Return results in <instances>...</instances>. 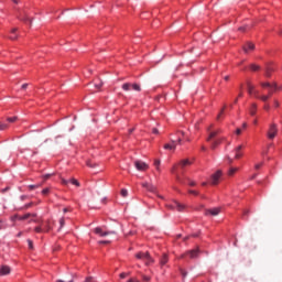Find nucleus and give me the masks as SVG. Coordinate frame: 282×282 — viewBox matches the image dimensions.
I'll use <instances>...</instances> for the list:
<instances>
[{"label": "nucleus", "instance_id": "63", "mask_svg": "<svg viewBox=\"0 0 282 282\" xmlns=\"http://www.w3.org/2000/svg\"><path fill=\"white\" fill-rule=\"evenodd\" d=\"M178 134L183 137L185 135L184 131H178Z\"/></svg>", "mask_w": 282, "mask_h": 282}, {"label": "nucleus", "instance_id": "35", "mask_svg": "<svg viewBox=\"0 0 282 282\" xmlns=\"http://www.w3.org/2000/svg\"><path fill=\"white\" fill-rule=\"evenodd\" d=\"M6 129H8V124L0 122V131H6Z\"/></svg>", "mask_w": 282, "mask_h": 282}, {"label": "nucleus", "instance_id": "56", "mask_svg": "<svg viewBox=\"0 0 282 282\" xmlns=\"http://www.w3.org/2000/svg\"><path fill=\"white\" fill-rule=\"evenodd\" d=\"M196 184L195 181H189V186H196Z\"/></svg>", "mask_w": 282, "mask_h": 282}, {"label": "nucleus", "instance_id": "39", "mask_svg": "<svg viewBox=\"0 0 282 282\" xmlns=\"http://www.w3.org/2000/svg\"><path fill=\"white\" fill-rule=\"evenodd\" d=\"M30 250H34V242L32 240H28Z\"/></svg>", "mask_w": 282, "mask_h": 282}, {"label": "nucleus", "instance_id": "20", "mask_svg": "<svg viewBox=\"0 0 282 282\" xmlns=\"http://www.w3.org/2000/svg\"><path fill=\"white\" fill-rule=\"evenodd\" d=\"M249 113H250V116H256L257 115V104L251 105Z\"/></svg>", "mask_w": 282, "mask_h": 282}, {"label": "nucleus", "instance_id": "29", "mask_svg": "<svg viewBox=\"0 0 282 282\" xmlns=\"http://www.w3.org/2000/svg\"><path fill=\"white\" fill-rule=\"evenodd\" d=\"M261 87H268L269 89H273V84L270 83H261Z\"/></svg>", "mask_w": 282, "mask_h": 282}, {"label": "nucleus", "instance_id": "45", "mask_svg": "<svg viewBox=\"0 0 282 282\" xmlns=\"http://www.w3.org/2000/svg\"><path fill=\"white\" fill-rule=\"evenodd\" d=\"M69 182H70V181H67V180H65V178L62 180V184H63L64 186H67V185L69 184Z\"/></svg>", "mask_w": 282, "mask_h": 282}, {"label": "nucleus", "instance_id": "62", "mask_svg": "<svg viewBox=\"0 0 282 282\" xmlns=\"http://www.w3.org/2000/svg\"><path fill=\"white\" fill-rule=\"evenodd\" d=\"M63 213H69V208H67V207L64 208V209H63Z\"/></svg>", "mask_w": 282, "mask_h": 282}, {"label": "nucleus", "instance_id": "55", "mask_svg": "<svg viewBox=\"0 0 282 282\" xmlns=\"http://www.w3.org/2000/svg\"><path fill=\"white\" fill-rule=\"evenodd\" d=\"M246 28H247V26H240V28H239V31H240V32H246Z\"/></svg>", "mask_w": 282, "mask_h": 282}, {"label": "nucleus", "instance_id": "16", "mask_svg": "<svg viewBox=\"0 0 282 282\" xmlns=\"http://www.w3.org/2000/svg\"><path fill=\"white\" fill-rule=\"evenodd\" d=\"M208 131H209V137L207 138V142H210V140H214V138H217L219 131L217 130L210 131V128H208Z\"/></svg>", "mask_w": 282, "mask_h": 282}, {"label": "nucleus", "instance_id": "41", "mask_svg": "<svg viewBox=\"0 0 282 282\" xmlns=\"http://www.w3.org/2000/svg\"><path fill=\"white\" fill-rule=\"evenodd\" d=\"M142 280H143L144 282H149V281H151V276H149V275H142Z\"/></svg>", "mask_w": 282, "mask_h": 282}, {"label": "nucleus", "instance_id": "24", "mask_svg": "<svg viewBox=\"0 0 282 282\" xmlns=\"http://www.w3.org/2000/svg\"><path fill=\"white\" fill-rule=\"evenodd\" d=\"M256 98H259L260 100H262V102H268V100H270V96L268 95L259 96V93H258V97Z\"/></svg>", "mask_w": 282, "mask_h": 282}, {"label": "nucleus", "instance_id": "22", "mask_svg": "<svg viewBox=\"0 0 282 282\" xmlns=\"http://www.w3.org/2000/svg\"><path fill=\"white\" fill-rule=\"evenodd\" d=\"M221 144V139H216L212 142V149H217Z\"/></svg>", "mask_w": 282, "mask_h": 282}, {"label": "nucleus", "instance_id": "5", "mask_svg": "<svg viewBox=\"0 0 282 282\" xmlns=\"http://www.w3.org/2000/svg\"><path fill=\"white\" fill-rule=\"evenodd\" d=\"M247 91L249 96H254V98H259V90L254 89V85L252 83L247 82Z\"/></svg>", "mask_w": 282, "mask_h": 282}, {"label": "nucleus", "instance_id": "58", "mask_svg": "<svg viewBox=\"0 0 282 282\" xmlns=\"http://www.w3.org/2000/svg\"><path fill=\"white\" fill-rule=\"evenodd\" d=\"M236 133H237V135H241V129L238 128V129L236 130Z\"/></svg>", "mask_w": 282, "mask_h": 282}, {"label": "nucleus", "instance_id": "9", "mask_svg": "<svg viewBox=\"0 0 282 282\" xmlns=\"http://www.w3.org/2000/svg\"><path fill=\"white\" fill-rule=\"evenodd\" d=\"M95 235H99V237H107L108 235H116V231H102V228H95Z\"/></svg>", "mask_w": 282, "mask_h": 282}, {"label": "nucleus", "instance_id": "61", "mask_svg": "<svg viewBox=\"0 0 282 282\" xmlns=\"http://www.w3.org/2000/svg\"><path fill=\"white\" fill-rule=\"evenodd\" d=\"M22 89H28V84H23Z\"/></svg>", "mask_w": 282, "mask_h": 282}, {"label": "nucleus", "instance_id": "36", "mask_svg": "<svg viewBox=\"0 0 282 282\" xmlns=\"http://www.w3.org/2000/svg\"><path fill=\"white\" fill-rule=\"evenodd\" d=\"M128 195H129V192L126 188L121 189L122 197H127Z\"/></svg>", "mask_w": 282, "mask_h": 282}, {"label": "nucleus", "instance_id": "53", "mask_svg": "<svg viewBox=\"0 0 282 282\" xmlns=\"http://www.w3.org/2000/svg\"><path fill=\"white\" fill-rule=\"evenodd\" d=\"M152 133L158 134V133H160V131L158 130V128H154V129H152Z\"/></svg>", "mask_w": 282, "mask_h": 282}, {"label": "nucleus", "instance_id": "21", "mask_svg": "<svg viewBox=\"0 0 282 282\" xmlns=\"http://www.w3.org/2000/svg\"><path fill=\"white\" fill-rule=\"evenodd\" d=\"M180 166L181 169H185V166H191V162L187 159H185L181 161Z\"/></svg>", "mask_w": 282, "mask_h": 282}, {"label": "nucleus", "instance_id": "57", "mask_svg": "<svg viewBox=\"0 0 282 282\" xmlns=\"http://www.w3.org/2000/svg\"><path fill=\"white\" fill-rule=\"evenodd\" d=\"M128 282H140L138 279H130Z\"/></svg>", "mask_w": 282, "mask_h": 282}, {"label": "nucleus", "instance_id": "30", "mask_svg": "<svg viewBox=\"0 0 282 282\" xmlns=\"http://www.w3.org/2000/svg\"><path fill=\"white\" fill-rule=\"evenodd\" d=\"M237 171H239V169L231 167V169H229L228 175H235Z\"/></svg>", "mask_w": 282, "mask_h": 282}, {"label": "nucleus", "instance_id": "2", "mask_svg": "<svg viewBox=\"0 0 282 282\" xmlns=\"http://www.w3.org/2000/svg\"><path fill=\"white\" fill-rule=\"evenodd\" d=\"M135 258L141 259V261H145V265H151V263H153V258H151L149 252H139L135 254Z\"/></svg>", "mask_w": 282, "mask_h": 282}, {"label": "nucleus", "instance_id": "28", "mask_svg": "<svg viewBox=\"0 0 282 282\" xmlns=\"http://www.w3.org/2000/svg\"><path fill=\"white\" fill-rule=\"evenodd\" d=\"M18 120H19V117H8V118H7V121H8V122H11V123H12V122H17Z\"/></svg>", "mask_w": 282, "mask_h": 282}, {"label": "nucleus", "instance_id": "59", "mask_svg": "<svg viewBox=\"0 0 282 282\" xmlns=\"http://www.w3.org/2000/svg\"><path fill=\"white\" fill-rule=\"evenodd\" d=\"M265 111H270V105L264 106Z\"/></svg>", "mask_w": 282, "mask_h": 282}, {"label": "nucleus", "instance_id": "17", "mask_svg": "<svg viewBox=\"0 0 282 282\" xmlns=\"http://www.w3.org/2000/svg\"><path fill=\"white\" fill-rule=\"evenodd\" d=\"M19 31V29H17V28H13L12 30H11V35L9 36V39L11 40V41H17L18 39H19V35H17V32Z\"/></svg>", "mask_w": 282, "mask_h": 282}, {"label": "nucleus", "instance_id": "23", "mask_svg": "<svg viewBox=\"0 0 282 282\" xmlns=\"http://www.w3.org/2000/svg\"><path fill=\"white\" fill-rule=\"evenodd\" d=\"M272 72H274V68H272L270 66H268L265 68V76H267V78H270V76H272Z\"/></svg>", "mask_w": 282, "mask_h": 282}, {"label": "nucleus", "instance_id": "54", "mask_svg": "<svg viewBox=\"0 0 282 282\" xmlns=\"http://www.w3.org/2000/svg\"><path fill=\"white\" fill-rule=\"evenodd\" d=\"M99 243H111V241H109V240H101V241H99Z\"/></svg>", "mask_w": 282, "mask_h": 282}, {"label": "nucleus", "instance_id": "26", "mask_svg": "<svg viewBox=\"0 0 282 282\" xmlns=\"http://www.w3.org/2000/svg\"><path fill=\"white\" fill-rule=\"evenodd\" d=\"M34 231L41 234L45 232V229L43 228V225L40 224L37 227L34 228Z\"/></svg>", "mask_w": 282, "mask_h": 282}, {"label": "nucleus", "instance_id": "13", "mask_svg": "<svg viewBox=\"0 0 282 282\" xmlns=\"http://www.w3.org/2000/svg\"><path fill=\"white\" fill-rule=\"evenodd\" d=\"M242 50H243L245 54H250V52L254 51V44L248 42L247 44H245L242 46Z\"/></svg>", "mask_w": 282, "mask_h": 282}, {"label": "nucleus", "instance_id": "7", "mask_svg": "<svg viewBox=\"0 0 282 282\" xmlns=\"http://www.w3.org/2000/svg\"><path fill=\"white\" fill-rule=\"evenodd\" d=\"M276 133H278L276 124L273 123L270 126V129L268 131L269 140H274V138H276Z\"/></svg>", "mask_w": 282, "mask_h": 282}, {"label": "nucleus", "instance_id": "27", "mask_svg": "<svg viewBox=\"0 0 282 282\" xmlns=\"http://www.w3.org/2000/svg\"><path fill=\"white\" fill-rule=\"evenodd\" d=\"M250 69H251V72H259V69H261V66H259L257 64H251Z\"/></svg>", "mask_w": 282, "mask_h": 282}, {"label": "nucleus", "instance_id": "37", "mask_svg": "<svg viewBox=\"0 0 282 282\" xmlns=\"http://www.w3.org/2000/svg\"><path fill=\"white\" fill-rule=\"evenodd\" d=\"M7 226L3 224V220L0 219V230H6Z\"/></svg>", "mask_w": 282, "mask_h": 282}, {"label": "nucleus", "instance_id": "6", "mask_svg": "<svg viewBox=\"0 0 282 282\" xmlns=\"http://www.w3.org/2000/svg\"><path fill=\"white\" fill-rule=\"evenodd\" d=\"M134 166L137 171H149V164L140 160L134 161Z\"/></svg>", "mask_w": 282, "mask_h": 282}, {"label": "nucleus", "instance_id": "43", "mask_svg": "<svg viewBox=\"0 0 282 282\" xmlns=\"http://www.w3.org/2000/svg\"><path fill=\"white\" fill-rule=\"evenodd\" d=\"M87 166H89L90 169H94V166H96V164L93 163L91 161H88V162H87Z\"/></svg>", "mask_w": 282, "mask_h": 282}, {"label": "nucleus", "instance_id": "3", "mask_svg": "<svg viewBox=\"0 0 282 282\" xmlns=\"http://www.w3.org/2000/svg\"><path fill=\"white\" fill-rule=\"evenodd\" d=\"M32 221H34L35 224H41L44 232H50L52 230V223L50 220L43 223V220L33 219Z\"/></svg>", "mask_w": 282, "mask_h": 282}, {"label": "nucleus", "instance_id": "4", "mask_svg": "<svg viewBox=\"0 0 282 282\" xmlns=\"http://www.w3.org/2000/svg\"><path fill=\"white\" fill-rule=\"evenodd\" d=\"M167 208H170L171 210H178V213H182V210H184V208H186V205L180 203V202H174L170 205H167Z\"/></svg>", "mask_w": 282, "mask_h": 282}, {"label": "nucleus", "instance_id": "64", "mask_svg": "<svg viewBox=\"0 0 282 282\" xmlns=\"http://www.w3.org/2000/svg\"><path fill=\"white\" fill-rule=\"evenodd\" d=\"M14 219H19V215H15L12 220L14 221Z\"/></svg>", "mask_w": 282, "mask_h": 282}, {"label": "nucleus", "instance_id": "18", "mask_svg": "<svg viewBox=\"0 0 282 282\" xmlns=\"http://www.w3.org/2000/svg\"><path fill=\"white\" fill-rule=\"evenodd\" d=\"M189 254L191 259H196V257L199 254V249H194L187 252Z\"/></svg>", "mask_w": 282, "mask_h": 282}, {"label": "nucleus", "instance_id": "40", "mask_svg": "<svg viewBox=\"0 0 282 282\" xmlns=\"http://www.w3.org/2000/svg\"><path fill=\"white\" fill-rule=\"evenodd\" d=\"M224 111H226V106H224V108L220 110V112L217 116V120H219V118H221V115L224 113Z\"/></svg>", "mask_w": 282, "mask_h": 282}, {"label": "nucleus", "instance_id": "44", "mask_svg": "<svg viewBox=\"0 0 282 282\" xmlns=\"http://www.w3.org/2000/svg\"><path fill=\"white\" fill-rule=\"evenodd\" d=\"M262 166H263V163H258V164L254 165V169L257 171H259V169H261Z\"/></svg>", "mask_w": 282, "mask_h": 282}, {"label": "nucleus", "instance_id": "15", "mask_svg": "<svg viewBox=\"0 0 282 282\" xmlns=\"http://www.w3.org/2000/svg\"><path fill=\"white\" fill-rule=\"evenodd\" d=\"M243 149V145H238L234 152H235V159L239 160L242 158L243 153H241V150Z\"/></svg>", "mask_w": 282, "mask_h": 282}, {"label": "nucleus", "instance_id": "32", "mask_svg": "<svg viewBox=\"0 0 282 282\" xmlns=\"http://www.w3.org/2000/svg\"><path fill=\"white\" fill-rule=\"evenodd\" d=\"M273 89L275 91H282V86L276 85V83H273Z\"/></svg>", "mask_w": 282, "mask_h": 282}, {"label": "nucleus", "instance_id": "11", "mask_svg": "<svg viewBox=\"0 0 282 282\" xmlns=\"http://www.w3.org/2000/svg\"><path fill=\"white\" fill-rule=\"evenodd\" d=\"M219 213H221L220 207H215V208L205 210V215H212L213 217H217V215H219Z\"/></svg>", "mask_w": 282, "mask_h": 282}, {"label": "nucleus", "instance_id": "42", "mask_svg": "<svg viewBox=\"0 0 282 282\" xmlns=\"http://www.w3.org/2000/svg\"><path fill=\"white\" fill-rule=\"evenodd\" d=\"M176 181L178 182V184H184V180L180 177V174H176Z\"/></svg>", "mask_w": 282, "mask_h": 282}, {"label": "nucleus", "instance_id": "8", "mask_svg": "<svg viewBox=\"0 0 282 282\" xmlns=\"http://www.w3.org/2000/svg\"><path fill=\"white\" fill-rule=\"evenodd\" d=\"M19 19L20 21H24V23L29 22V24L32 25V18H30L25 11H20Z\"/></svg>", "mask_w": 282, "mask_h": 282}, {"label": "nucleus", "instance_id": "19", "mask_svg": "<svg viewBox=\"0 0 282 282\" xmlns=\"http://www.w3.org/2000/svg\"><path fill=\"white\" fill-rule=\"evenodd\" d=\"M160 263L161 265H166V263H169V256H166V253L162 256Z\"/></svg>", "mask_w": 282, "mask_h": 282}, {"label": "nucleus", "instance_id": "25", "mask_svg": "<svg viewBox=\"0 0 282 282\" xmlns=\"http://www.w3.org/2000/svg\"><path fill=\"white\" fill-rule=\"evenodd\" d=\"M32 217V214H25L24 216H19L18 219L19 221H25V219H30Z\"/></svg>", "mask_w": 282, "mask_h": 282}, {"label": "nucleus", "instance_id": "48", "mask_svg": "<svg viewBox=\"0 0 282 282\" xmlns=\"http://www.w3.org/2000/svg\"><path fill=\"white\" fill-rule=\"evenodd\" d=\"M129 276V273H120V279H127Z\"/></svg>", "mask_w": 282, "mask_h": 282}, {"label": "nucleus", "instance_id": "12", "mask_svg": "<svg viewBox=\"0 0 282 282\" xmlns=\"http://www.w3.org/2000/svg\"><path fill=\"white\" fill-rule=\"evenodd\" d=\"M219 177H221V171H217V172L212 176V184H213V186H217V184H219Z\"/></svg>", "mask_w": 282, "mask_h": 282}, {"label": "nucleus", "instance_id": "52", "mask_svg": "<svg viewBox=\"0 0 282 282\" xmlns=\"http://www.w3.org/2000/svg\"><path fill=\"white\" fill-rule=\"evenodd\" d=\"M246 215H250V210L245 209V210H243V217H246Z\"/></svg>", "mask_w": 282, "mask_h": 282}, {"label": "nucleus", "instance_id": "47", "mask_svg": "<svg viewBox=\"0 0 282 282\" xmlns=\"http://www.w3.org/2000/svg\"><path fill=\"white\" fill-rule=\"evenodd\" d=\"M50 193V188H44L43 191H42V195H47Z\"/></svg>", "mask_w": 282, "mask_h": 282}, {"label": "nucleus", "instance_id": "1", "mask_svg": "<svg viewBox=\"0 0 282 282\" xmlns=\"http://www.w3.org/2000/svg\"><path fill=\"white\" fill-rule=\"evenodd\" d=\"M121 89H123V91H131V89H133V91H142V87L140 86V84L131 83L122 84Z\"/></svg>", "mask_w": 282, "mask_h": 282}, {"label": "nucleus", "instance_id": "31", "mask_svg": "<svg viewBox=\"0 0 282 282\" xmlns=\"http://www.w3.org/2000/svg\"><path fill=\"white\" fill-rule=\"evenodd\" d=\"M65 226V217L59 218V230Z\"/></svg>", "mask_w": 282, "mask_h": 282}, {"label": "nucleus", "instance_id": "10", "mask_svg": "<svg viewBox=\"0 0 282 282\" xmlns=\"http://www.w3.org/2000/svg\"><path fill=\"white\" fill-rule=\"evenodd\" d=\"M175 142H177V144H182V138L178 137L177 140H172V144L166 143V144L164 145V149H166V150L170 149V150H172V151H175V149H176Z\"/></svg>", "mask_w": 282, "mask_h": 282}, {"label": "nucleus", "instance_id": "33", "mask_svg": "<svg viewBox=\"0 0 282 282\" xmlns=\"http://www.w3.org/2000/svg\"><path fill=\"white\" fill-rule=\"evenodd\" d=\"M148 191H149L150 193H155V191H156L155 185H151V184H150V186L148 187Z\"/></svg>", "mask_w": 282, "mask_h": 282}, {"label": "nucleus", "instance_id": "60", "mask_svg": "<svg viewBox=\"0 0 282 282\" xmlns=\"http://www.w3.org/2000/svg\"><path fill=\"white\" fill-rule=\"evenodd\" d=\"M280 104H279V100H274V107H279Z\"/></svg>", "mask_w": 282, "mask_h": 282}, {"label": "nucleus", "instance_id": "49", "mask_svg": "<svg viewBox=\"0 0 282 282\" xmlns=\"http://www.w3.org/2000/svg\"><path fill=\"white\" fill-rule=\"evenodd\" d=\"M29 188L30 191H34V188H39V185H30Z\"/></svg>", "mask_w": 282, "mask_h": 282}, {"label": "nucleus", "instance_id": "34", "mask_svg": "<svg viewBox=\"0 0 282 282\" xmlns=\"http://www.w3.org/2000/svg\"><path fill=\"white\" fill-rule=\"evenodd\" d=\"M70 184H73L74 186H80V183L75 178L70 180Z\"/></svg>", "mask_w": 282, "mask_h": 282}, {"label": "nucleus", "instance_id": "14", "mask_svg": "<svg viewBox=\"0 0 282 282\" xmlns=\"http://www.w3.org/2000/svg\"><path fill=\"white\" fill-rule=\"evenodd\" d=\"M12 270L10 269L9 265H1L0 267V276H7V274H10Z\"/></svg>", "mask_w": 282, "mask_h": 282}, {"label": "nucleus", "instance_id": "51", "mask_svg": "<svg viewBox=\"0 0 282 282\" xmlns=\"http://www.w3.org/2000/svg\"><path fill=\"white\" fill-rule=\"evenodd\" d=\"M95 87H96L97 89H100V87H102V83L100 82L99 84H96Z\"/></svg>", "mask_w": 282, "mask_h": 282}, {"label": "nucleus", "instance_id": "50", "mask_svg": "<svg viewBox=\"0 0 282 282\" xmlns=\"http://www.w3.org/2000/svg\"><path fill=\"white\" fill-rule=\"evenodd\" d=\"M142 186H143V188H147V191H148V188H149V186H151V184H149V183H143Z\"/></svg>", "mask_w": 282, "mask_h": 282}, {"label": "nucleus", "instance_id": "46", "mask_svg": "<svg viewBox=\"0 0 282 282\" xmlns=\"http://www.w3.org/2000/svg\"><path fill=\"white\" fill-rule=\"evenodd\" d=\"M189 195H199V192L189 189Z\"/></svg>", "mask_w": 282, "mask_h": 282}, {"label": "nucleus", "instance_id": "38", "mask_svg": "<svg viewBox=\"0 0 282 282\" xmlns=\"http://www.w3.org/2000/svg\"><path fill=\"white\" fill-rule=\"evenodd\" d=\"M154 166L156 167V171H160V160L154 161Z\"/></svg>", "mask_w": 282, "mask_h": 282}]
</instances>
